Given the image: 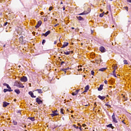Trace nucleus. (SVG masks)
<instances>
[{
    "label": "nucleus",
    "mask_w": 131,
    "mask_h": 131,
    "mask_svg": "<svg viewBox=\"0 0 131 131\" xmlns=\"http://www.w3.org/2000/svg\"><path fill=\"white\" fill-rule=\"evenodd\" d=\"M112 118L113 119V122H114L115 123H117L118 122V121L116 120L115 114L114 113L113 114Z\"/></svg>",
    "instance_id": "nucleus-1"
},
{
    "label": "nucleus",
    "mask_w": 131,
    "mask_h": 131,
    "mask_svg": "<svg viewBox=\"0 0 131 131\" xmlns=\"http://www.w3.org/2000/svg\"><path fill=\"white\" fill-rule=\"evenodd\" d=\"M41 20L38 21L37 24L35 26V28H39V27L41 25Z\"/></svg>",
    "instance_id": "nucleus-2"
},
{
    "label": "nucleus",
    "mask_w": 131,
    "mask_h": 131,
    "mask_svg": "<svg viewBox=\"0 0 131 131\" xmlns=\"http://www.w3.org/2000/svg\"><path fill=\"white\" fill-rule=\"evenodd\" d=\"M100 51L101 52V53H105V52H106V49L105 48H104V47L101 46L100 47Z\"/></svg>",
    "instance_id": "nucleus-3"
},
{
    "label": "nucleus",
    "mask_w": 131,
    "mask_h": 131,
    "mask_svg": "<svg viewBox=\"0 0 131 131\" xmlns=\"http://www.w3.org/2000/svg\"><path fill=\"white\" fill-rule=\"evenodd\" d=\"M21 81H23L24 82H26L27 81V77L24 76L20 79Z\"/></svg>",
    "instance_id": "nucleus-4"
},
{
    "label": "nucleus",
    "mask_w": 131,
    "mask_h": 131,
    "mask_svg": "<svg viewBox=\"0 0 131 131\" xmlns=\"http://www.w3.org/2000/svg\"><path fill=\"white\" fill-rule=\"evenodd\" d=\"M50 33H51V31H48L45 33L42 34V35H44L45 36H48V35H49Z\"/></svg>",
    "instance_id": "nucleus-5"
},
{
    "label": "nucleus",
    "mask_w": 131,
    "mask_h": 131,
    "mask_svg": "<svg viewBox=\"0 0 131 131\" xmlns=\"http://www.w3.org/2000/svg\"><path fill=\"white\" fill-rule=\"evenodd\" d=\"M68 45H69V43H68L67 42H64L63 45H62V47H61V49L66 48V47L68 46Z\"/></svg>",
    "instance_id": "nucleus-6"
},
{
    "label": "nucleus",
    "mask_w": 131,
    "mask_h": 131,
    "mask_svg": "<svg viewBox=\"0 0 131 131\" xmlns=\"http://www.w3.org/2000/svg\"><path fill=\"white\" fill-rule=\"evenodd\" d=\"M79 91V90H76L75 92H73L72 93V96H76L78 94V92Z\"/></svg>",
    "instance_id": "nucleus-7"
},
{
    "label": "nucleus",
    "mask_w": 131,
    "mask_h": 131,
    "mask_svg": "<svg viewBox=\"0 0 131 131\" xmlns=\"http://www.w3.org/2000/svg\"><path fill=\"white\" fill-rule=\"evenodd\" d=\"M29 95H30V96H31V97L32 98H36V96H34V95L33 94V93L31 91L29 92Z\"/></svg>",
    "instance_id": "nucleus-8"
},
{
    "label": "nucleus",
    "mask_w": 131,
    "mask_h": 131,
    "mask_svg": "<svg viewBox=\"0 0 131 131\" xmlns=\"http://www.w3.org/2000/svg\"><path fill=\"white\" fill-rule=\"evenodd\" d=\"M10 105V103H8V102H6V101H4V102H3V107H7V106H8V105Z\"/></svg>",
    "instance_id": "nucleus-9"
},
{
    "label": "nucleus",
    "mask_w": 131,
    "mask_h": 131,
    "mask_svg": "<svg viewBox=\"0 0 131 131\" xmlns=\"http://www.w3.org/2000/svg\"><path fill=\"white\" fill-rule=\"evenodd\" d=\"M52 113L53 114H51V116H52V117H54V116H57V115H59V114L56 113L54 111H52Z\"/></svg>",
    "instance_id": "nucleus-10"
},
{
    "label": "nucleus",
    "mask_w": 131,
    "mask_h": 131,
    "mask_svg": "<svg viewBox=\"0 0 131 131\" xmlns=\"http://www.w3.org/2000/svg\"><path fill=\"white\" fill-rule=\"evenodd\" d=\"M36 102L38 103V104H40L41 103H42V101H41V100H40L39 98H36Z\"/></svg>",
    "instance_id": "nucleus-11"
},
{
    "label": "nucleus",
    "mask_w": 131,
    "mask_h": 131,
    "mask_svg": "<svg viewBox=\"0 0 131 131\" xmlns=\"http://www.w3.org/2000/svg\"><path fill=\"white\" fill-rule=\"evenodd\" d=\"M103 86H104L103 84L100 85V86L98 88V91H102V90H103Z\"/></svg>",
    "instance_id": "nucleus-12"
},
{
    "label": "nucleus",
    "mask_w": 131,
    "mask_h": 131,
    "mask_svg": "<svg viewBox=\"0 0 131 131\" xmlns=\"http://www.w3.org/2000/svg\"><path fill=\"white\" fill-rule=\"evenodd\" d=\"M77 18L79 21H81V20L83 21V20H84V19L82 18V17L80 16H77Z\"/></svg>",
    "instance_id": "nucleus-13"
},
{
    "label": "nucleus",
    "mask_w": 131,
    "mask_h": 131,
    "mask_svg": "<svg viewBox=\"0 0 131 131\" xmlns=\"http://www.w3.org/2000/svg\"><path fill=\"white\" fill-rule=\"evenodd\" d=\"M18 88H21V89H24L25 86L24 85H23V84H22V83L19 82Z\"/></svg>",
    "instance_id": "nucleus-14"
},
{
    "label": "nucleus",
    "mask_w": 131,
    "mask_h": 131,
    "mask_svg": "<svg viewBox=\"0 0 131 131\" xmlns=\"http://www.w3.org/2000/svg\"><path fill=\"white\" fill-rule=\"evenodd\" d=\"M35 92H38V94H42V90L41 89H37L35 90Z\"/></svg>",
    "instance_id": "nucleus-15"
},
{
    "label": "nucleus",
    "mask_w": 131,
    "mask_h": 131,
    "mask_svg": "<svg viewBox=\"0 0 131 131\" xmlns=\"http://www.w3.org/2000/svg\"><path fill=\"white\" fill-rule=\"evenodd\" d=\"M61 54H64V55H69L70 54V51H63L61 52Z\"/></svg>",
    "instance_id": "nucleus-16"
},
{
    "label": "nucleus",
    "mask_w": 131,
    "mask_h": 131,
    "mask_svg": "<svg viewBox=\"0 0 131 131\" xmlns=\"http://www.w3.org/2000/svg\"><path fill=\"white\" fill-rule=\"evenodd\" d=\"M7 92H13V90H8L7 89H5L4 90V93H7Z\"/></svg>",
    "instance_id": "nucleus-17"
},
{
    "label": "nucleus",
    "mask_w": 131,
    "mask_h": 131,
    "mask_svg": "<svg viewBox=\"0 0 131 131\" xmlns=\"http://www.w3.org/2000/svg\"><path fill=\"white\" fill-rule=\"evenodd\" d=\"M99 99L100 100H105V98H106L105 96H101L100 95L98 96Z\"/></svg>",
    "instance_id": "nucleus-18"
},
{
    "label": "nucleus",
    "mask_w": 131,
    "mask_h": 131,
    "mask_svg": "<svg viewBox=\"0 0 131 131\" xmlns=\"http://www.w3.org/2000/svg\"><path fill=\"white\" fill-rule=\"evenodd\" d=\"M14 92H15V93L17 94V95H19V94H20V90L19 89H15L14 90Z\"/></svg>",
    "instance_id": "nucleus-19"
},
{
    "label": "nucleus",
    "mask_w": 131,
    "mask_h": 131,
    "mask_svg": "<svg viewBox=\"0 0 131 131\" xmlns=\"http://www.w3.org/2000/svg\"><path fill=\"white\" fill-rule=\"evenodd\" d=\"M20 83V82H18V81H16L15 83H14V86H19V83Z\"/></svg>",
    "instance_id": "nucleus-20"
},
{
    "label": "nucleus",
    "mask_w": 131,
    "mask_h": 131,
    "mask_svg": "<svg viewBox=\"0 0 131 131\" xmlns=\"http://www.w3.org/2000/svg\"><path fill=\"white\" fill-rule=\"evenodd\" d=\"M106 69H107V68H103L100 69L99 70V71H105Z\"/></svg>",
    "instance_id": "nucleus-21"
},
{
    "label": "nucleus",
    "mask_w": 131,
    "mask_h": 131,
    "mask_svg": "<svg viewBox=\"0 0 131 131\" xmlns=\"http://www.w3.org/2000/svg\"><path fill=\"white\" fill-rule=\"evenodd\" d=\"M90 89V86L89 85H87L85 87V90L86 91H89Z\"/></svg>",
    "instance_id": "nucleus-22"
},
{
    "label": "nucleus",
    "mask_w": 131,
    "mask_h": 131,
    "mask_svg": "<svg viewBox=\"0 0 131 131\" xmlns=\"http://www.w3.org/2000/svg\"><path fill=\"white\" fill-rule=\"evenodd\" d=\"M29 118V119H30V120H31V121H34L35 120V119H34V117H30Z\"/></svg>",
    "instance_id": "nucleus-23"
},
{
    "label": "nucleus",
    "mask_w": 131,
    "mask_h": 131,
    "mask_svg": "<svg viewBox=\"0 0 131 131\" xmlns=\"http://www.w3.org/2000/svg\"><path fill=\"white\" fill-rule=\"evenodd\" d=\"M19 41H20V42H23V37H19Z\"/></svg>",
    "instance_id": "nucleus-24"
},
{
    "label": "nucleus",
    "mask_w": 131,
    "mask_h": 131,
    "mask_svg": "<svg viewBox=\"0 0 131 131\" xmlns=\"http://www.w3.org/2000/svg\"><path fill=\"white\" fill-rule=\"evenodd\" d=\"M13 123L14 125H17V121L13 120Z\"/></svg>",
    "instance_id": "nucleus-25"
},
{
    "label": "nucleus",
    "mask_w": 131,
    "mask_h": 131,
    "mask_svg": "<svg viewBox=\"0 0 131 131\" xmlns=\"http://www.w3.org/2000/svg\"><path fill=\"white\" fill-rule=\"evenodd\" d=\"M105 106H107L108 108H111V105L110 104H108V103H105Z\"/></svg>",
    "instance_id": "nucleus-26"
},
{
    "label": "nucleus",
    "mask_w": 131,
    "mask_h": 131,
    "mask_svg": "<svg viewBox=\"0 0 131 131\" xmlns=\"http://www.w3.org/2000/svg\"><path fill=\"white\" fill-rule=\"evenodd\" d=\"M113 69H114V70H117V66H113Z\"/></svg>",
    "instance_id": "nucleus-27"
},
{
    "label": "nucleus",
    "mask_w": 131,
    "mask_h": 131,
    "mask_svg": "<svg viewBox=\"0 0 131 131\" xmlns=\"http://www.w3.org/2000/svg\"><path fill=\"white\" fill-rule=\"evenodd\" d=\"M63 111H64V109L61 108L60 109V113H61V114H64V112Z\"/></svg>",
    "instance_id": "nucleus-28"
},
{
    "label": "nucleus",
    "mask_w": 131,
    "mask_h": 131,
    "mask_svg": "<svg viewBox=\"0 0 131 131\" xmlns=\"http://www.w3.org/2000/svg\"><path fill=\"white\" fill-rule=\"evenodd\" d=\"M123 62H124V64H128V63H127V60H124Z\"/></svg>",
    "instance_id": "nucleus-29"
},
{
    "label": "nucleus",
    "mask_w": 131,
    "mask_h": 131,
    "mask_svg": "<svg viewBox=\"0 0 131 131\" xmlns=\"http://www.w3.org/2000/svg\"><path fill=\"white\" fill-rule=\"evenodd\" d=\"M62 71H64L65 73H66V70H67V69H62Z\"/></svg>",
    "instance_id": "nucleus-30"
},
{
    "label": "nucleus",
    "mask_w": 131,
    "mask_h": 131,
    "mask_svg": "<svg viewBox=\"0 0 131 131\" xmlns=\"http://www.w3.org/2000/svg\"><path fill=\"white\" fill-rule=\"evenodd\" d=\"M83 13H84V15H88V14H89L88 11H84Z\"/></svg>",
    "instance_id": "nucleus-31"
},
{
    "label": "nucleus",
    "mask_w": 131,
    "mask_h": 131,
    "mask_svg": "<svg viewBox=\"0 0 131 131\" xmlns=\"http://www.w3.org/2000/svg\"><path fill=\"white\" fill-rule=\"evenodd\" d=\"M96 62L98 64H100V63H101V62H102V60H96Z\"/></svg>",
    "instance_id": "nucleus-32"
},
{
    "label": "nucleus",
    "mask_w": 131,
    "mask_h": 131,
    "mask_svg": "<svg viewBox=\"0 0 131 131\" xmlns=\"http://www.w3.org/2000/svg\"><path fill=\"white\" fill-rule=\"evenodd\" d=\"M44 43H46V40L45 39H43L42 41V45H44Z\"/></svg>",
    "instance_id": "nucleus-33"
},
{
    "label": "nucleus",
    "mask_w": 131,
    "mask_h": 131,
    "mask_svg": "<svg viewBox=\"0 0 131 131\" xmlns=\"http://www.w3.org/2000/svg\"><path fill=\"white\" fill-rule=\"evenodd\" d=\"M83 106H85V107L89 106V104H85V103H84L83 104Z\"/></svg>",
    "instance_id": "nucleus-34"
},
{
    "label": "nucleus",
    "mask_w": 131,
    "mask_h": 131,
    "mask_svg": "<svg viewBox=\"0 0 131 131\" xmlns=\"http://www.w3.org/2000/svg\"><path fill=\"white\" fill-rule=\"evenodd\" d=\"M7 89H8V90H12V89H11V88H10V85H7Z\"/></svg>",
    "instance_id": "nucleus-35"
},
{
    "label": "nucleus",
    "mask_w": 131,
    "mask_h": 131,
    "mask_svg": "<svg viewBox=\"0 0 131 131\" xmlns=\"http://www.w3.org/2000/svg\"><path fill=\"white\" fill-rule=\"evenodd\" d=\"M107 127H112V124H110L109 125H107Z\"/></svg>",
    "instance_id": "nucleus-36"
},
{
    "label": "nucleus",
    "mask_w": 131,
    "mask_h": 131,
    "mask_svg": "<svg viewBox=\"0 0 131 131\" xmlns=\"http://www.w3.org/2000/svg\"><path fill=\"white\" fill-rule=\"evenodd\" d=\"M87 11L88 13H90V12H91V8H88Z\"/></svg>",
    "instance_id": "nucleus-37"
},
{
    "label": "nucleus",
    "mask_w": 131,
    "mask_h": 131,
    "mask_svg": "<svg viewBox=\"0 0 131 131\" xmlns=\"http://www.w3.org/2000/svg\"><path fill=\"white\" fill-rule=\"evenodd\" d=\"M91 74H92V75H94V74H95V72H94V71H92Z\"/></svg>",
    "instance_id": "nucleus-38"
},
{
    "label": "nucleus",
    "mask_w": 131,
    "mask_h": 131,
    "mask_svg": "<svg viewBox=\"0 0 131 131\" xmlns=\"http://www.w3.org/2000/svg\"><path fill=\"white\" fill-rule=\"evenodd\" d=\"M8 25V22L5 23L4 25L3 26H7V25Z\"/></svg>",
    "instance_id": "nucleus-39"
},
{
    "label": "nucleus",
    "mask_w": 131,
    "mask_h": 131,
    "mask_svg": "<svg viewBox=\"0 0 131 131\" xmlns=\"http://www.w3.org/2000/svg\"><path fill=\"white\" fill-rule=\"evenodd\" d=\"M103 16H104V14L103 13L100 14L99 15V16L101 17H103Z\"/></svg>",
    "instance_id": "nucleus-40"
},
{
    "label": "nucleus",
    "mask_w": 131,
    "mask_h": 131,
    "mask_svg": "<svg viewBox=\"0 0 131 131\" xmlns=\"http://www.w3.org/2000/svg\"><path fill=\"white\" fill-rule=\"evenodd\" d=\"M49 10V11H52V10H53V7H50Z\"/></svg>",
    "instance_id": "nucleus-41"
},
{
    "label": "nucleus",
    "mask_w": 131,
    "mask_h": 131,
    "mask_svg": "<svg viewBox=\"0 0 131 131\" xmlns=\"http://www.w3.org/2000/svg\"><path fill=\"white\" fill-rule=\"evenodd\" d=\"M74 127H75V128H78V126H76V125H74Z\"/></svg>",
    "instance_id": "nucleus-42"
},
{
    "label": "nucleus",
    "mask_w": 131,
    "mask_h": 131,
    "mask_svg": "<svg viewBox=\"0 0 131 131\" xmlns=\"http://www.w3.org/2000/svg\"><path fill=\"white\" fill-rule=\"evenodd\" d=\"M116 74V72H115V70H114V71H113V74Z\"/></svg>",
    "instance_id": "nucleus-43"
},
{
    "label": "nucleus",
    "mask_w": 131,
    "mask_h": 131,
    "mask_svg": "<svg viewBox=\"0 0 131 131\" xmlns=\"http://www.w3.org/2000/svg\"><path fill=\"white\" fill-rule=\"evenodd\" d=\"M78 128H79L80 129V130H81V131L82 130V129H81V126L78 127Z\"/></svg>",
    "instance_id": "nucleus-44"
},
{
    "label": "nucleus",
    "mask_w": 131,
    "mask_h": 131,
    "mask_svg": "<svg viewBox=\"0 0 131 131\" xmlns=\"http://www.w3.org/2000/svg\"><path fill=\"white\" fill-rule=\"evenodd\" d=\"M104 83H105V84H107V83H108V81L107 80H105Z\"/></svg>",
    "instance_id": "nucleus-45"
},
{
    "label": "nucleus",
    "mask_w": 131,
    "mask_h": 131,
    "mask_svg": "<svg viewBox=\"0 0 131 131\" xmlns=\"http://www.w3.org/2000/svg\"><path fill=\"white\" fill-rule=\"evenodd\" d=\"M9 84H7V83H4V85H5V86H8Z\"/></svg>",
    "instance_id": "nucleus-46"
},
{
    "label": "nucleus",
    "mask_w": 131,
    "mask_h": 131,
    "mask_svg": "<svg viewBox=\"0 0 131 131\" xmlns=\"http://www.w3.org/2000/svg\"><path fill=\"white\" fill-rule=\"evenodd\" d=\"M63 64H65V62L62 61V62H61V65H63Z\"/></svg>",
    "instance_id": "nucleus-47"
},
{
    "label": "nucleus",
    "mask_w": 131,
    "mask_h": 131,
    "mask_svg": "<svg viewBox=\"0 0 131 131\" xmlns=\"http://www.w3.org/2000/svg\"><path fill=\"white\" fill-rule=\"evenodd\" d=\"M54 45H57V41H54Z\"/></svg>",
    "instance_id": "nucleus-48"
},
{
    "label": "nucleus",
    "mask_w": 131,
    "mask_h": 131,
    "mask_svg": "<svg viewBox=\"0 0 131 131\" xmlns=\"http://www.w3.org/2000/svg\"><path fill=\"white\" fill-rule=\"evenodd\" d=\"M113 75H114V76H115V77H117V76H116V74H114Z\"/></svg>",
    "instance_id": "nucleus-49"
},
{
    "label": "nucleus",
    "mask_w": 131,
    "mask_h": 131,
    "mask_svg": "<svg viewBox=\"0 0 131 131\" xmlns=\"http://www.w3.org/2000/svg\"><path fill=\"white\" fill-rule=\"evenodd\" d=\"M53 112H55V113H58V110H56Z\"/></svg>",
    "instance_id": "nucleus-50"
},
{
    "label": "nucleus",
    "mask_w": 131,
    "mask_h": 131,
    "mask_svg": "<svg viewBox=\"0 0 131 131\" xmlns=\"http://www.w3.org/2000/svg\"><path fill=\"white\" fill-rule=\"evenodd\" d=\"M78 15H84V13H83V12L79 14Z\"/></svg>",
    "instance_id": "nucleus-51"
},
{
    "label": "nucleus",
    "mask_w": 131,
    "mask_h": 131,
    "mask_svg": "<svg viewBox=\"0 0 131 131\" xmlns=\"http://www.w3.org/2000/svg\"><path fill=\"white\" fill-rule=\"evenodd\" d=\"M82 126H83V127H85V126H86V125L85 124H83L82 125Z\"/></svg>",
    "instance_id": "nucleus-52"
},
{
    "label": "nucleus",
    "mask_w": 131,
    "mask_h": 131,
    "mask_svg": "<svg viewBox=\"0 0 131 131\" xmlns=\"http://www.w3.org/2000/svg\"><path fill=\"white\" fill-rule=\"evenodd\" d=\"M127 2L128 3H131V0H127Z\"/></svg>",
    "instance_id": "nucleus-53"
},
{
    "label": "nucleus",
    "mask_w": 131,
    "mask_h": 131,
    "mask_svg": "<svg viewBox=\"0 0 131 131\" xmlns=\"http://www.w3.org/2000/svg\"><path fill=\"white\" fill-rule=\"evenodd\" d=\"M86 92H88V90H86L85 89V90L83 91V93H86Z\"/></svg>",
    "instance_id": "nucleus-54"
},
{
    "label": "nucleus",
    "mask_w": 131,
    "mask_h": 131,
    "mask_svg": "<svg viewBox=\"0 0 131 131\" xmlns=\"http://www.w3.org/2000/svg\"><path fill=\"white\" fill-rule=\"evenodd\" d=\"M58 25H59V24H56L55 25H54V27H57V26H58Z\"/></svg>",
    "instance_id": "nucleus-55"
},
{
    "label": "nucleus",
    "mask_w": 131,
    "mask_h": 131,
    "mask_svg": "<svg viewBox=\"0 0 131 131\" xmlns=\"http://www.w3.org/2000/svg\"><path fill=\"white\" fill-rule=\"evenodd\" d=\"M79 71H82V69H80L78 70Z\"/></svg>",
    "instance_id": "nucleus-56"
},
{
    "label": "nucleus",
    "mask_w": 131,
    "mask_h": 131,
    "mask_svg": "<svg viewBox=\"0 0 131 131\" xmlns=\"http://www.w3.org/2000/svg\"><path fill=\"white\" fill-rule=\"evenodd\" d=\"M91 33H92V34H93V33H94V31H93V30H91Z\"/></svg>",
    "instance_id": "nucleus-57"
},
{
    "label": "nucleus",
    "mask_w": 131,
    "mask_h": 131,
    "mask_svg": "<svg viewBox=\"0 0 131 131\" xmlns=\"http://www.w3.org/2000/svg\"><path fill=\"white\" fill-rule=\"evenodd\" d=\"M63 11H65V6L63 7Z\"/></svg>",
    "instance_id": "nucleus-58"
},
{
    "label": "nucleus",
    "mask_w": 131,
    "mask_h": 131,
    "mask_svg": "<svg viewBox=\"0 0 131 131\" xmlns=\"http://www.w3.org/2000/svg\"><path fill=\"white\" fill-rule=\"evenodd\" d=\"M2 15H3V13L0 12V16H2Z\"/></svg>",
    "instance_id": "nucleus-59"
},
{
    "label": "nucleus",
    "mask_w": 131,
    "mask_h": 131,
    "mask_svg": "<svg viewBox=\"0 0 131 131\" xmlns=\"http://www.w3.org/2000/svg\"><path fill=\"white\" fill-rule=\"evenodd\" d=\"M47 20H48V19H47V18L44 19V21H47Z\"/></svg>",
    "instance_id": "nucleus-60"
},
{
    "label": "nucleus",
    "mask_w": 131,
    "mask_h": 131,
    "mask_svg": "<svg viewBox=\"0 0 131 131\" xmlns=\"http://www.w3.org/2000/svg\"><path fill=\"white\" fill-rule=\"evenodd\" d=\"M14 102H16V101H17V99H15L14 100Z\"/></svg>",
    "instance_id": "nucleus-61"
},
{
    "label": "nucleus",
    "mask_w": 131,
    "mask_h": 131,
    "mask_svg": "<svg viewBox=\"0 0 131 131\" xmlns=\"http://www.w3.org/2000/svg\"><path fill=\"white\" fill-rule=\"evenodd\" d=\"M70 53H71L72 54H73V51H70Z\"/></svg>",
    "instance_id": "nucleus-62"
},
{
    "label": "nucleus",
    "mask_w": 131,
    "mask_h": 131,
    "mask_svg": "<svg viewBox=\"0 0 131 131\" xmlns=\"http://www.w3.org/2000/svg\"><path fill=\"white\" fill-rule=\"evenodd\" d=\"M60 5H63V2H61Z\"/></svg>",
    "instance_id": "nucleus-63"
},
{
    "label": "nucleus",
    "mask_w": 131,
    "mask_h": 131,
    "mask_svg": "<svg viewBox=\"0 0 131 131\" xmlns=\"http://www.w3.org/2000/svg\"><path fill=\"white\" fill-rule=\"evenodd\" d=\"M72 29H74V27H72Z\"/></svg>",
    "instance_id": "nucleus-64"
}]
</instances>
